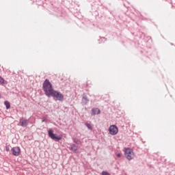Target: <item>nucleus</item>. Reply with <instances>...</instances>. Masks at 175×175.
Returning <instances> with one entry per match:
<instances>
[{"mask_svg":"<svg viewBox=\"0 0 175 175\" xmlns=\"http://www.w3.org/2000/svg\"><path fill=\"white\" fill-rule=\"evenodd\" d=\"M42 90L44 94L48 98H55V99L59 102H62L64 100V94L57 90H55L53 88V84H51L50 81L47 79H45L42 84Z\"/></svg>","mask_w":175,"mask_h":175,"instance_id":"nucleus-1","label":"nucleus"},{"mask_svg":"<svg viewBox=\"0 0 175 175\" xmlns=\"http://www.w3.org/2000/svg\"><path fill=\"white\" fill-rule=\"evenodd\" d=\"M48 135L52 140L55 142H59V140H62V135H57V134H54V131L52 129H49L48 131Z\"/></svg>","mask_w":175,"mask_h":175,"instance_id":"nucleus-2","label":"nucleus"},{"mask_svg":"<svg viewBox=\"0 0 175 175\" xmlns=\"http://www.w3.org/2000/svg\"><path fill=\"white\" fill-rule=\"evenodd\" d=\"M124 155L128 161H132V159L135 158V152H133V150L129 148L125 149Z\"/></svg>","mask_w":175,"mask_h":175,"instance_id":"nucleus-3","label":"nucleus"},{"mask_svg":"<svg viewBox=\"0 0 175 175\" xmlns=\"http://www.w3.org/2000/svg\"><path fill=\"white\" fill-rule=\"evenodd\" d=\"M109 132L110 135H112V136H114L117 135V133H118V127H117L114 124L111 125L109 128Z\"/></svg>","mask_w":175,"mask_h":175,"instance_id":"nucleus-4","label":"nucleus"},{"mask_svg":"<svg viewBox=\"0 0 175 175\" xmlns=\"http://www.w3.org/2000/svg\"><path fill=\"white\" fill-rule=\"evenodd\" d=\"M11 152L14 157H18L21 154V149L18 146H15L11 148Z\"/></svg>","mask_w":175,"mask_h":175,"instance_id":"nucleus-5","label":"nucleus"},{"mask_svg":"<svg viewBox=\"0 0 175 175\" xmlns=\"http://www.w3.org/2000/svg\"><path fill=\"white\" fill-rule=\"evenodd\" d=\"M20 126H22L23 128H27L28 126V124H29V121L24 118H22L19 120Z\"/></svg>","mask_w":175,"mask_h":175,"instance_id":"nucleus-6","label":"nucleus"},{"mask_svg":"<svg viewBox=\"0 0 175 175\" xmlns=\"http://www.w3.org/2000/svg\"><path fill=\"white\" fill-rule=\"evenodd\" d=\"M88 102H90L88 97L87 96V95H85V94H83L82 95L81 103L83 105H87V103H88Z\"/></svg>","mask_w":175,"mask_h":175,"instance_id":"nucleus-7","label":"nucleus"},{"mask_svg":"<svg viewBox=\"0 0 175 175\" xmlns=\"http://www.w3.org/2000/svg\"><path fill=\"white\" fill-rule=\"evenodd\" d=\"M100 113V109L98 108H93L92 109V116H96V114H99Z\"/></svg>","mask_w":175,"mask_h":175,"instance_id":"nucleus-8","label":"nucleus"},{"mask_svg":"<svg viewBox=\"0 0 175 175\" xmlns=\"http://www.w3.org/2000/svg\"><path fill=\"white\" fill-rule=\"evenodd\" d=\"M70 150H71V151H73L74 152H76L78 150V147L77 146H76V144H72L70 145Z\"/></svg>","mask_w":175,"mask_h":175,"instance_id":"nucleus-9","label":"nucleus"},{"mask_svg":"<svg viewBox=\"0 0 175 175\" xmlns=\"http://www.w3.org/2000/svg\"><path fill=\"white\" fill-rule=\"evenodd\" d=\"M85 125L87 126L88 129H89V131H92V124H91V122H90V123L85 122Z\"/></svg>","mask_w":175,"mask_h":175,"instance_id":"nucleus-10","label":"nucleus"},{"mask_svg":"<svg viewBox=\"0 0 175 175\" xmlns=\"http://www.w3.org/2000/svg\"><path fill=\"white\" fill-rule=\"evenodd\" d=\"M4 105H5V107H6L7 110H9V109H10V103H9V101L5 100L4 102Z\"/></svg>","mask_w":175,"mask_h":175,"instance_id":"nucleus-11","label":"nucleus"},{"mask_svg":"<svg viewBox=\"0 0 175 175\" xmlns=\"http://www.w3.org/2000/svg\"><path fill=\"white\" fill-rule=\"evenodd\" d=\"M72 141L74 143H75L76 144H81V141H80V139H77V138H73Z\"/></svg>","mask_w":175,"mask_h":175,"instance_id":"nucleus-12","label":"nucleus"},{"mask_svg":"<svg viewBox=\"0 0 175 175\" xmlns=\"http://www.w3.org/2000/svg\"><path fill=\"white\" fill-rule=\"evenodd\" d=\"M0 84H1L2 85H3V84H6L5 79L2 78L1 76H0Z\"/></svg>","mask_w":175,"mask_h":175,"instance_id":"nucleus-13","label":"nucleus"},{"mask_svg":"<svg viewBox=\"0 0 175 175\" xmlns=\"http://www.w3.org/2000/svg\"><path fill=\"white\" fill-rule=\"evenodd\" d=\"M102 175H110V173L106 172V171H103L101 173Z\"/></svg>","mask_w":175,"mask_h":175,"instance_id":"nucleus-14","label":"nucleus"},{"mask_svg":"<svg viewBox=\"0 0 175 175\" xmlns=\"http://www.w3.org/2000/svg\"><path fill=\"white\" fill-rule=\"evenodd\" d=\"M5 151H7V152H9V151H10V148L9 147V146H5Z\"/></svg>","mask_w":175,"mask_h":175,"instance_id":"nucleus-15","label":"nucleus"},{"mask_svg":"<svg viewBox=\"0 0 175 175\" xmlns=\"http://www.w3.org/2000/svg\"><path fill=\"white\" fill-rule=\"evenodd\" d=\"M116 157H118V158H121V157H122L121 153H118V154H116Z\"/></svg>","mask_w":175,"mask_h":175,"instance_id":"nucleus-16","label":"nucleus"}]
</instances>
